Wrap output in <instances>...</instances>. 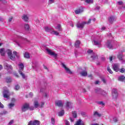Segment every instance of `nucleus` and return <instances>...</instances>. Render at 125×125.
Here are the masks:
<instances>
[{
	"instance_id": "nucleus-1",
	"label": "nucleus",
	"mask_w": 125,
	"mask_h": 125,
	"mask_svg": "<svg viewBox=\"0 0 125 125\" xmlns=\"http://www.w3.org/2000/svg\"><path fill=\"white\" fill-rule=\"evenodd\" d=\"M102 39H103V37L102 35L98 36L97 39L93 41L94 45H100L102 42Z\"/></svg>"
},
{
	"instance_id": "nucleus-2",
	"label": "nucleus",
	"mask_w": 125,
	"mask_h": 125,
	"mask_svg": "<svg viewBox=\"0 0 125 125\" xmlns=\"http://www.w3.org/2000/svg\"><path fill=\"white\" fill-rule=\"evenodd\" d=\"M19 73L21 74V75L23 79H25L26 76H25V74L23 73V70H24V64L23 63H21L19 64Z\"/></svg>"
},
{
	"instance_id": "nucleus-3",
	"label": "nucleus",
	"mask_w": 125,
	"mask_h": 125,
	"mask_svg": "<svg viewBox=\"0 0 125 125\" xmlns=\"http://www.w3.org/2000/svg\"><path fill=\"white\" fill-rule=\"evenodd\" d=\"M3 91L2 92L3 96L4 98H6L7 99H9V95H8L9 93V90L7 89V87H4L3 88Z\"/></svg>"
},
{
	"instance_id": "nucleus-4",
	"label": "nucleus",
	"mask_w": 125,
	"mask_h": 125,
	"mask_svg": "<svg viewBox=\"0 0 125 125\" xmlns=\"http://www.w3.org/2000/svg\"><path fill=\"white\" fill-rule=\"evenodd\" d=\"M86 24V21H83L82 22L78 21L76 24V26L79 29H83L84 25H85Z\"/></svg>"
},
{
	"instance_id": "nucleus-5",
	"label": "nucleus",
	"mask_w": 125,
	"mask_h": 125,
	"mask_svg": "<svg viewBox=\"0 0 125 125\" xmlns=\"http://www.w3.org/2000/svg\"><path fill=\"white\" fill-rule=\"evenodd\" d=\"M112 99L116 100L118 98V92L116 89H113L112 91Z\"/></svg>"
},
{
	"instance_id": "nucleus-6",
	"label": "nucleus",
	"mask_w": 125,
	"mask_h": 125,
	"mask_svg": "<svg viewBox=\"0 0 125 125\" xmlns=\"http://www.w3.org/2000/svg\"><path fill=\"white\" fill-rule=\"evenodd\" d=\"M117 57L119 59V60L120 61H121V62L122 63V64H125V60L123 59L124 55H123L122 53H119L118 54Z\"/></svg>"
},
{
	"instance_id": "nucleus-7",
	"label": "nucleus",
	"mask_w": 125,
	"mask_h": 125,
	"mask_svg": "<svg viewBox=\"0 0 125 125\" xmlns=\"http://www.w3.org/2000/svg\"><path fill=\"white\" fill-rule=\"evenodd\" d=\"M41 122L38 120L30 121L29 122L27 125H40Z\"/></svg>"
},
{
	"instance_id": "nucleus-8",
	"label": "nucleus",
	"mask_w": 125,
	"mask_h": 125,
	"mask_svg": "<svg viewBox=\"0 0 125 125\" xmlns=\"http://www.w3.org/2000/svg\"><path fill=\"white\" fill-rule=\"evenodd\" d=\"M47 52H48V54L50 55H51L52 56H53L55 57V58H56L57 57V54H55V53L52 52L51 50H49V49H46Z\"/></svg>"
},
{
	"instance_id": "nucleus-9",
	"label": "nucleus",
	"mask_w": 125,
	"mask_h": 125,
	"mask_svg": "<svg viewBox=\"0 0 125 125\" xmlns=\"http://www.w3.org/2000/svg\"><path fill=\"white\" fill-rule=\"evenodd\" d=\"M28 109H29V104H25L21 108L22 112H26Z\"/></svg>"
},
{
	"instance_id": "nucleus-10",
	"label": "nucleus",
	"mask_w": 125,
	"mask_h": 125,
	"mask_svg": "<svg viewBox=\"0 0 125 125\" xmlns=\"http://www.w3.org/2000/svg\"><path fill=\"white\" fill-rule=\"evenodd\" d=\"M113 69L115 72H119L120 71V65L118 64H115L113 65Z\"/></svg>"
},
{
	"instance_id": "nucleus-11",
	"label": "nucleus",
	"mask_w": 125,
	"mask_h": 125,
	"mask_svg": "<svg viewBox=\"0 0 125 125\" xmlns=\"http://www.w3.org/2000/svg\"><path fill=\"white\" fill-rule=\"evenodd\" d=\"M4 67L5 69H6V70H7V71H8V70L12 69V66L8 64L6 62L4 63Z\"/></svg>"
},
{
	"instance_id": "nucleus-12",
	"label": "nucleus",
	"mask_w": 125,
	"mask_h": 125,
	"mask_svg": "<svg viewBox=\"0 0 125 125\" xmlns=\"http://www.w3.org/2000/svg\"><path fill=\"white\" fill-rule=\"evenodd\" d=\"M83 12V7H80L75 11L76 14H80V13Z\"/></svg>"
},
{
	"instance_id": "nucleus-13",
	"label": "nucleus",
	"mask_w": 125,
	"mask_h": 125,
	"mask_svg": "<svg viewBox=\"0 0 125 125\" xmlns=\"http://www.w3.org/2000/svg\"><path fill=\"white\" fill-rule=\"evenodd\" d=\"M62 67L65 69L66 73H68V74H72V72L71 71L70 69L68 68V67H66V65L64 63H62Z\"/></svg>"
},
{
	"instance_id": "nucleus-14",
	"label": "nucleus",
	"mask_w": 125,
	"mask_h": 125,
	"mask_svg": "<svg viewBox=\"0 0 125 125\" xmlns=\"http://www.w3.org/2000/svg\"><path fill=\"white\" fill-rule=\"evenodd\" d=\"M14 55H11L9 57H10V59L11 60H13V61H14L15 60V56H17V52L14 51L13 52Z\"/></svg>"
},
{
	"instance_id": "nucleus-15",
	"label": "nucleus",
	"mask_w": 125,
	"mask_h": 125,
	"mask_svg": "<svg viewBox=\"0 0 125 125\" xmlns=\"http://www.w3.org/2000/svg\"><path fill=\"white\" fill-rule=\"evenodd\" d=\"M73 106V104L71 102H67L66 104V108L67 110H69V109H71L72 107Z\"/></svg>"
},
{
	"instance_id": "nucleus-16",
	"label": "nucleus",
	"mask_w": 125,
	"mask_h": 125,
	"mask_svg": "<svg viewBox=\"0 0 125 125\" xmlns=\"http://www.w3.org/2000/svg\"><path fill=\"white\" fill-rule=\"evenodd\" d=\"M13 42H14L16 43V44H17V45H18L20 47H23L22 44L24 43L20 41L19 42H18L17 41L14 40H13Z\"/></svg>"
},
{
	"instance_id": "nucleus-17",
	"label": "nucleus",
	"mask_w": 125,
	"mask_h": 125,
	"mask_svg": "<svg viewBox=\"0 0 125 125\" xmlns=\"http://www.w3.org/2000/svg\"><path fill=\"white\" fill-rule=\"evenodd\" d=\"M5 53H6L5 49L3 48L0 49V54L1 55V56H4V55H5Z\"/></svg>"
},
{
	"instance_id": "nucleus-18",
	"label": "nucleus",
	"mask_w": 125,
	"mask_h": 125,
	"mask_svg": "<svg viewBox=\"0 0 125 125\" xmlns=\"http://www.w3.org/2000/svg\"><path fill=\"white\" fill-rule=\"evenodd\" d=\"M108 21H109V22L111 24H112V23H113V22H114V21H116V17H115L114 16H111L108 19Z\"/></svg>"
},
{
	"instance_id": "nucleus-19",
	"label": "nucleus",
	"mask_w": 125,
	"mask_h": 125,
	"mask_svg": "<svg viewBox=\"0 0 125 125\" xmlns=\"http://www.w3.org/2000/svg\"><path fill=\"white\" fill-rule=\"evenodd\" d=\"M106 45L108 48H109V49H113V45L112 44H111V42L107 41V43H106Z\"/></svg>"
},
{
	"instance_id": "nucleus-20",
	"label": "nucleus",
	"mask_w": 125,
	"mask_h": 125,
	"mask_svg": "<svg viewBox=\"0 0 125 125\" xmlns=\"http://www.w3.org/2000/svg\"><path fill=\"white\" fill-rule=\"evenodd\" d=\"M102 89L97 88L95 89V92L97 94H99V95H100L101 92H102Z\"/></svg>"
},
{
	"instance_id": "nucleus-21",
	"label": "nucleus",
	"mask_w": 125,
	"mask_h": 125,
	"mask_svg": "<svg viewBox=\"0 0 125 125\" xmlns=\"http://www.w3.org/2000/svg\"><path fill=\"white\" fill-rule=\"evenodd\" d=\"M21 18L25 22H27L29 20V17L26 15H23Z\"/></svg>"
},
{
	"instance_id": "nucleus-22",
	"label": "nucleus",
	"mask_w": 125,
	"mask_h": 125,
	"mask_svg": "<svg viewBox=\"0 0 125 125\" xmlns=\"http://www.w3.org/2000/svg\"><path fill=\"white\" fill-rule=\"evenodd\" d=\"M80 75L82 77H86V76H87V72L86 70H83L80 72Z\"/></svg>"
},
{
	"instance_id": "nucleus-23",
	"label": "nucleus",
	"mask_w": 125,
	"mask_h": 125,
	"mask_svg": "<svg viewBox=\"0 0 125 125\" xmlns=\"http://www.w3.org/2000/svg\"><path fill=\"white\" fill-rule=\"evenodd\" d=\"M55 104L57 105V106H58L59 107H62L63 106V103L61 101H57L55 103Z\"/></svg>"
},
{
	"instance_id": "nucleus-24",
	"label": "nucleus",
	"mask_w": 125,
	"mask_h": 125,
	"mask_svg": "<svg viewBox=\"0 0 125 125\" xmlns=\"http://www.w3.org/2000/svg\"><path fill=\"white\" fill-rule=\"evenodd\" d=\"M80 44H81V41H80L79 40H77L75 42V47L79 48V47H80Z\"/></svg>"
},
{
	"instance_id": "nucleus-25",
	"label": "nucleus",
	"mask_w": 125,
	"mask_h": 125,
	"mask_svg": "<svg viewBox=\"0 0 125 125\" xmlns=\"http://www.w3.org/2000/svg\"><path fill=\"white\" fill-rule=\"evenodd\" d=\"M52 29L51 28L48 27H45V32H48V33H50L51 34V32H52Z\"/></svg>"
},
{
	"instance_id": "nucleus-26",
	"label": "nucleus",
	"mask_w": 125,
	"mask_h": 125,
	"mask_svg": "<svg viewBox=\"0 0 125 125\" xmlns=\"http://www.w3.org/2000/svg\"><path fill=\"white\" fill-rule=\"evenodd\" d=\"M18 39H21V41H23V42H29L28 40H27V39L25 38H23L21 36H18Z\"/></svg>"
},
{
	"instance_id": "nucleus-27",
	"label": "nucleus",
	"mask_w": 125,
	"mask_h": 125,
	"mask_svg": "<svg viewBox=\"0 0 125 125\" xmlns=\"http://www.w3.org/2000/svg\"><path fill=\"white\" fill-rule=\"evenodd\" d=\"M94 117H101V114L99 113V112L97 111H95L93 113Z\"/></svg>"
},
{
	"instance_id": "nucleus-28",
	"label": "nucleus",
	"mask_w": 125,
	"mask_h": 125,
	"mask_svg": "<svg viewBox=\"0 0 125 125\" xmlns=\"http://www.w3.org/2000/svg\"><path fill=\"white\" fill-rule=\"evenodd\" d=\"M125 77L124 76H121L118 78V80L120 82H125Z\"/></svg>"
},
{
	"instance_id": "nucleus-29",
	"label": "nucleus",
	"mask_w": 125,
	"mask_h": 125,
	"mask_svg": "<svg viewBox=\"0 0 125 125\" xmlns=\"http://www.w3.org/2000/svg\"><path fill=\"white\" fill-rule=\"evenodd\" d=\"M91 58H92L93 60H95L97 59V58H98V57L97 56V54H94L91 56Z\"/></svg>"
},
{
	"instance_id": "nucleus-30",
	"label": "nucleus",
	"mask_w": 125,
	"mask_h": 125,
	"mask_svg": "<svg viewBox=\"0 0 125 125\" xmlns=\"http://www.w3.org/2000/svg\"><path fill=\"white\" fill-rule=\"evenodd\" d=\"M100 95H102L104 97H106V96H107V92H105V91H104V90H102V92L100 94Z\"/></svg>"
},
{
	"instance_id": "nucleus-31",
	"label": "nucleus",
	"mask_w": 125,
	"mask_h": 125,
	"mask_svg": "<svg viewBox=\"0 0 125 125\" xmlns=\"http://www.w3.org/2000/svg\"><path fill=\"white\" fill-rule=\"evenodd\" d=\"M24 29H25V30L27 31L28 32L30 31V26L28 24H25L24 25Z\"/></svg>"
},
{
	"instance_id": "nucleus-32",
	"label": "nucleus",
	"mask_w": 125,
	"mask_h": 125,
	"mask_svg": "<svg viewBox=\"0 0 125 125\" xmlns=\"http://www.w3.org/2000/svg\"><path fill=\"white\" fill-rule=\"evenodd\" d=\"M64 114V111L62 110L58 113V116L59 117H62V116H63Z\"/></svg>"
},
{
	"instance_id": "nucleus-33",
	"label": "nucleus",
	"mask_w": 125,
	"mask_h": 125,
	"mask_svg": "<svg viewBox=\"0 0 125 125\" xmlns=\"http://www.w3.org/2000/svg\"><path fill=\"white\" fill-rule=\"evenodd\" d=\"M6 52H7L9 57L10 56H11V55H12V52L9 50V49H7L6 51Z\"/></svg>"
},
{
	"instance_id": "nucleus-34",
	"label": "nucleus",
	"mask_w": 125,
	"mask_h": 125,
	"mask_svg": "<svg viewBox=\"0 0 125 125\" xmlns=\"http://www.w3.org/2000/svg\"><path fill=\"white\" fill-rule=\"evenodd\" d=\"M24 57L25 58H27V59H29L30 58V54L28 52H25L24 55Z\"/></svg>"
},
{
	"instance_id": "nucleus-35",
	"label": "nucleus",
	"mask_w": 125,
	"mask_h": 125,
	"mask_svg": "<svg viewBox=\"0 0 125 125\" xmlns=\"http://www.w3.org/2000/svg\"><path fill=\"white\" fill-rule=\"evenodd\" d=\"M34 106L35 107V108H38L39 107H40V104H39V102H38V101H35L34 102Z\"/></svg>"
},
{
	"instance_id": "nucleus-36",
	"label": "nucleus",
	"mask_w": 125,
	"mask_h": 125,
	"mask_svg": "<svg viewBox=\"0 0 125 125\" xmlns=\"http://www.w3.org/2000/svg\"><path fill=\"white\" fill-rule=\"evenodd\" d=\"M5 81H6V82L7 83H11V82H12L11 78L7 77L5 78Z\"/></svg>"
},
{
	"instance_id": "nucleus-37",
	"label": "nucleus",
	"mask_w": 125,
	"mask_h": 125,
	"mask_svg": "<svg viewBox=\"0 0 125 125\" xmlns=\"http://www.w3.org/2000/svg\"><path fill=\"white\" fill-rule=\"evenodd\" d=\"M51 34L56 35V36H58V35H59V33H58V32L55 31L53 29L52 30V32H51Z\"/></svg>"
},
{
	"instance_id": "nucleus-38",
	"label": "nucleus",
	"mask_w": 125,
	"mask_h": 125,
	"mask_svg": "<svg viewBox=\"0 0 125 125\" xmlns=\"http://www.w3.org/2000/svg\"><path fill=\"white\" fill-rule=\"evenodd\" d=\"M14 103H11L10 104H9L8 107L9 109H12L13 107H14Z\"/></svg>"
},
{
	"instance_id": "nucleus-39",
	"label": "nucleus",
	"mask_w": 125,
	"mask_h": 125,
	"mask_svg": "<svg viewBox=\"0 0 125 125\" xmlns=\"http://www.w3.org/2000/svg\"><path fill=\"white\" fill-rule=\"evenodd\" d=\"M97 104L98 105H101V106H105V103L103 101L98 102Z\"/></svg>"
},
{
	"instance_id": "nucleus-40",
	"label": "nucleus",
	"mask_w": 125,
	"mask_h": 125,
	"mask_svg": "<svg viewBox=\"0 0 125 125\" xmlns=\"http://www.w3.org/2000/svg\"><path fill=\"white\" fill-rule=\"evenodd\" d=\"M56 30L59 31H62V28H61V25L58 24V26L56 27Z\"/></svg>"
},
{
	"instance_id": "nucleus-41",
	"label": "nucleus",
	"mask_w": 125,
	"mask_h": 125,
	"mask_svg": "<svg viewBox=\"0 0 125 125\" xmlns=\"http://www.w3.org/2000/svg\"><path fill=\"white\" fill-rule=\"evenodd\" d=\"M72 116H73V118H77V112H76V111L72 112Z\"/></svg>"
},
{
	"instance_id": "nucleus-42",
	"label": "nucleus",
	"mask_w": 125,
	"mask_h": 125,
	"mask_svg": "<svg viewBox=\"0 0 125 125\" xmlns=\"http://www.w3.org/2000/svg\"><path fill=\"white\" fill-rule=\"evenodd\" d=\"M7 114V111L4 110L2 112L0 113V116H2V115H6Z\"/></svg>"
},
{
	"instance_id": "nucleus-43",
	"label": "nucleus",
	"mask_w": 125,
	"mask_h": 125,
	"mask_svg": "<svg viewBox=\"0 0 125 125\" xmlns=\"http://www.w3.org/2000/svg\"><path fill=\"white\" fill-rule=\"evenodd\" d=\"M87 3H93V0H85Z\"/></svg>"
},
{
	"instance_id": "nucleus-44",
	"label": "nucleus",
	"mask_w": 125,
	"mask_h": 125,
	"mask_svg": "<svg viewBox=\"0 0 125 125\" xmlns=\"http://www.w3.org/2000/svg\"><path fill=\"white\" fill-rule=\"evenodd\" d=\"M51 122L52 125H55V120H54V118H52L51 119Z\"/></svg>"
},
{
	"instance_id": "nucleus-45",
	"label": "nucleus",
	"mask_w": 125,
	"mask_h": 125,
	"mask_svg": "<svg viewBox=\"0 0 125 125\" xmlns=\"http://www.w3.org/2000/svg\"><path fill=\"white\" fill-rule=\"evenodd\" d=\"M87 52L88 54H92V53H93V50L89 49L87 50Z\"/></svg>"
},
{
	"instance_id": "nucleus-46",
	"label": "nucleus",
	"mask_w": 125,
	"mask_h": 125,
	"mask_svg": "<svg viewBox=\"0 0 125 125\" xmlns=\"http://www.w3.org/2000/svg\"><path fill=\"white\" fill-rule=\"evenodd\" d=\"M107 71L109 72V74H112L113 73V71H112V70H111V68H110V67H107Z\"/></svg>"
},
{
	"instance_id": "nucleus-47",
	"label": "nucleus",
	"mask_w": 125,
	"mask_h": 125,
	"mask_svg": "<svg viewBox=\"0 0 125 125\" xmlns=\"http://www.w3.org/2000/svg\"><path fill=\"white\" fill-rule=\"evenodd\" d=\"M19 88H20V86H19L18 84L16 85L15 86V89L16 90H19Z\"/></svg>"
},
{
	"instance_id": "nucleus-48",
	"label": "nucleus",
	"mask_w": 125,
	"mask_h": 125,
	"mask_svg": "<svg viewBox=\"0 0 125 125\" xmlns=\"http://www.w3.org/2000/svg\"><path fill=\"white\" fill-rule=\"evenodd\" d=\"M1 2L2 3H3V4H5L6 3V0H0V3Z\"/></svg>"
},
{
	"instance_id": "nucleus-49",
	"label": "nucleus",
	"mask_w": 125,
	"mask_h": 125,
	"mask_svg": "<svg viewBox=\"0 0 125 125\" xmlns=\"http://www.w3.org/2000/svg\"><path fill=\"white\" fill-rule=\"evenodd\" d=\"M0 108L1 109H3V108H4V105H3V104H2L1 102H0Z\"/></svg>"
},
{
	"instance_id": "nucleus-50",
	"label": "nucleus",
	"mask_w": 125,
	"mask_h": 125,
	"mask_svg": "<svg viewBox=\"0 0 125 125\" xmlns=\"http://www.w3.org/2000/svg\"><path fill=\"white\" fill-rule=\"evenodd\" d=\"M118 3L119 5H123L124 4V2L122 1H118Z\"/></svg>"
},
{
	"instance_id": "nucleus-51",
	"label": "nucleus",
	"mask_w": 125,
	"mask_h": 125,
	"mask_svg": "<svg viewBox=\"0 0 125 125\" xmlns=\"http://www.w3.org/2000/svg\"><path fill=\"white\" fill-rule=\"evenodd\" d=\"M54 2V0H49V4H51V3H53Z\"/></svg>"
},
{
	"instance_id": "nucleus-52",
	"label": "nucleus",
	"mask_w": 125,
	"mask_h": 125,
	"mask_svg": "<svg viewBox=\"0 0 125 125\" xmlns=\"http://www.w3.org/2000/svg\"><path fill=\"white\" fill-rule=\"evenodd\" d=\"M102 81L104 83H106V80H105V78H102Z\"/></svg>"
},
{
	"instance_id": "nucleus-53",
	"label": "nucleus",
	"mask_w": 125,
	"mask_h": 125,
	"mask_svg": "<svg viewBox=\"0 0 125 125\" xmlns=\"http://www.w3.org/2000/svg\"><path fill=\"white\" fill-rule=\"evenodd\" d=\"M44 105V103H41V104L39 105V107H40V108H42V107H43Z\"/></svg>"
},
{
	"instance_id": "nucleus-54",
	"label": "nucleus",
	"mask_w": 125,
	"mask_h": 125,
	"mask_svg": "<svg viewBox=\"0 0 125 125\" xmlns=\"http://www.w3.org/2000/svg\"><path fill=\"white\" fill-rule=\"evenodd\" d=\"M14 122V121L13 120H11L10 121V122L9 123L8 125H12V124H13Z\"/></svg>"
},
{
	"instance_id": "nucleus-55",
	"label": "nucleus",
	"mask_w": 125,
	"mask_h": 125,
	"mask_svg": "<svg viewBox=\"0 0 125 125\" xmlns=\"http://www.w3.org/2000/svg\"><path fill=\"white\" fill-rule=\"evenodd\" d=\"M65 125H70V122L67 120H65Z\"/></svg>"
},
{
	"instance_id": "nucleus-56",
	"label": "nucleus",
	"mask_w": 125,
	"mask_h": 125,
	"mask_svg": "<svg viewBox=\"0 0 125 125\" xmlns=\"http://www.w3.org/2000/svg\"><path fill=\"white\" fill-rule=\"evenodd\" d=\"M33 94L32 92H30L29 94V97H33Z\"/></svg>"
},
{
	"instance_id": "nucleus-57",
	"label": "nucleus",
	"mask_w": 125,
	"mask_h": 125,
	"mask_svg": "<svg viewBox=\"0 0 125 125\" xmlns=\"http://www.w3.org/2000/svg\"><path fill=\"white\" fill-rule=\"evenodd\" d=\"M99 83H100V82H99V81H97L95 82V84H99Z\"/></svg>"
},
{
	"instance_id": "nucleus-58",
	"label": "nucleus",
	"mask_w": 125,
	"mask_h": 125,
	"mask_svg": "<svg viewBox=\"0 0 125 125\" xmlns=\"http://www.w3.org/2000/svg\"><path fill=\"white\" fill-rule=\"evenodd\" d=\"M91 22V19H89L87 22H86V24H90V22Z\"/></svg>"
},
{
	"instance_id": "nucleus-59",
	"label": "nucleus",
	"mask_w": 125,
	"mask_h": 125,
	"mask_svg": "<svg viewBox=\"0 0 125 125\" xmlns=\"http://www.w3.org/2000/svg\"><path fill=\"white\" fill-rule=\"evenodd\" d=\"M3 20H4V19H3V18H2V17H0V22H3Z\"/></svg>"
},
{
	"instance_id": "nucleus-60",
	"label": "nucleus",
	"mask_w": 125,
	"mask_h": 125,
	"mask_svg": "<svg viewBox=\"0 0 125 125\" xmlns=\"http://www.w3.org/2000/svg\"><path fill=\"white\" fill-rule=\"evenodd\" d=\"M105 59H105V57H102L101 58V60H102V61H105Z\"/></svg>"
},
{
	"instance_id": "nucleus-61",
	"label": "nucleus",
	"mask_w": 125,
	"mask_h": 125,
	"mask_svg": "<svg viewBox=\"0 0 125 125\" xmlns=\"http://www.w3.org/2000/svg\"><path fill=\"white\" fill-rule=\"evenodd\" d=\"M113 121L116 123V122H118V119L115 118H113Z\"/></svg>"
},
{
	"instance_id": "nucleus-62",
	"label": "nucleus",
	"mask_w": 125,
	"mask_h": 125,
	"mask_svg": "<svg viewBox=\"0 0 125 125\" xmlns=\"http://www.w3.org/2000/svg\"><path fill=\"white\" fill-rule=\"evenodd\" d=\"M81 114L82 116H85V112H82Z\"/></svg>"
},
{
	"instance_id": "nucleus-63",
	"label": "nucleus",
	"mask_w": 125,
	"mask_h": 125,
	"mask_svg": "<svg viewBox=\"0 0 125 125\" xmlns=\"http://www.w3.org/2000/svg\"><path fill=\"white\" fill-rule=\"evenodd\" d=\"M12 21V17L10 18L9 19V22H11Z\"/></svg>"
},
{
	"instance_id": "nucleus-64",
	"label": "nucleus",
	"mask_w": 125,
	"mask_h": 125,
	"mask_svg": "<svg viewBox=\"0 0 125 125\" xmlns=\"http://www.w3.org/2000/svg\"><path fill=\"white\" fill-rule=\"evenodd\" d=\"M70 121L72 122V123H73V122H74V119L72 118H70Z\"/></svg>"
}]
</instances>
